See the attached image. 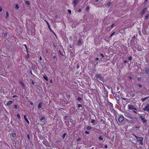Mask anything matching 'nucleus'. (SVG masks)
<instances>
[{
    "label": "nucleus",
    "mask_w": 149,
    "mask_h": 149,
    "mask_svg": "<svg viewBox=\"0 0 149 149\" xmlns=\"http://www.w3.org/2000/svg\"><path fill=\"white\" fill-rule=\"evenodd\" d=\"M85 133H86V134H89V132H88L87 131H86L85 132Z\"/></svg>",
    "instance_id": "46"
},
{
    "label": "nucleus",
    "mask_w": 149,
    "mask_h": 149,
    "mask_svg": "<svg viewBox=\"0 0 149 149\" xmlns=\"http://www.w3.org/2000/svg\"><path fill=\"white\" fill-rule=\"evenodd\" d=\"M9 16V14L7 12L6 13V17H7Z\"/></svg>",
    "instance_id": "34"
},
{
    "label": "nucleus",
    "mask_w": 149,
    "mask_h": 149,
    "mask_svg": "<svg viewBox=\"0 0 149 149\" xmlns=\"http://www.w3.org/2000/svg\"><path fill=\"white\" fill-rule=\"evenodd\" d=\"M137 140V142L139 143V144H141L142 145H143V137H139V138H138V139Z\"/></svg>",
    "instance_id": "1"
},
{
    "label": "nucleus",
    "mask_w": 149,
    "mask_h": 149,
    "mask_svg": "<svg viewBox=\"0 0 149 149\" xmlns=\"http://www.w3.org/2000/svg\"><path fill=\"white\" fill-rule=\"evenodd\" d=\"M95 120H94V119H93L91 120V123H95Z\"/></svg>",
    "instance_id": "26"
},
{
    "label": "nucleus",
    "mask_w": 149,
    "mask_h": 149,
    "mask_svg": "<svg viewBox=\"0 0 149 149\" xmlns=\"http://www.w3.org/2000/svg\"><path fill=\"white\" fill-rule=\"evenodd\" d=\"M128 59H129V60H132V57H130H130H129L128 58Z\"/></svg>",
    "instance_id": "39"
},
{
    "label": "nucleus",
    "mask_w": 149,
    "mask_h": 149,
    "mask_svg": "<svg viewBox=\"0 0 149 149\" xmlns=\"http://www.w3.org/2000/svg\"><path fill=\"white\" fill-rule=\"evenodd\" d=\"M79 2L78 0H74L73 2V3L74 6H75Z\"/></svg>",
    "instance_id": "9"
},
{
    "label": "nucleus",
    "mask_w": 149,
    "mask_h": 149,
    "mask_svg": "<svg viewBox=\"0 0 149 149\" xmlns=\"http://www.w3.org/2000/svg\"><path fill=\"white\" fill-rule=\"evenodd\" d=\"M147 10V8H144L142 11L140 13V15H142L145 13V12Z\"/></svg>",
    "instance_id": "8"
},
{
    "label": "nucleus",
    "mask_w": 149,
    "mask_h": 149,
    "mask_svg": "<svg viewBox=\"0 0 149 149\" xmlns=\"http://www.w3.org/2000/svg\"><path fill=\"white\" fill-rule=\"evenodd\" d=\"M95 77L97 79L102 81H103V78L99 74H97L95 76Z\"/></svg>",
    "instance_id": "5"
},
{
    "label": "nucleus",
    "mask_w": 149,
    "mask_h": 149,
    "mask_svg": "<svg viewBox=\"0 0 149 149\" xmlns=\"http://www.w3.org/2000/svg\"><path fill=\"white\" fill-rule=\"evenodd\" d=\"M15 7L17 9L19 8V6H18V5L17 4H16V5H15Z\"/></svg>",
    "instance_id": "25"
},
{
    "label": "nucleus",
    "mask_w": 149,
    "mask_h": 149,
    "mask_svg": "<svg viewBox=\"0 0 149 149\" xmlns=\"http://www.w3.org/2000/svg\"><path fill=\"white\" fill-rule=\"evenodd\" d=\"M56 58V56H54V58Z\"/></svg>",
    "instance_id": "61"
},
{
    "label": "nucleus",
    "mask_w": 149,
    "mask_h": 149,
    "mask_svg": "<svg viewBox=\"0 0 149 149\" xmlns=\"http://www.w3.org/2000/svg\"><path fill=\"white\" fill-rule=\"evenodd\" d=\"M50 82H51V83H52V79H51L50 80Z\"/></svg>",
    "instance_id": "63"
},
{
    "label": "nucleus",
    "mask_w": 149,
    "mask_h": 149,
    "mask_svg": "<svg viewBox=\"0 0 149 149\" xmlns=\"http://www.w3.org/2000/svg\"><path fill=\"white\" fill-rule=\"evenodd\" d=\"M59 53L61 55H62V56L63 55V54H62V53L61 52L60 50L59 51Z\"/></svg>",
    "instance_id": "27"
},
{
    "label": "nucleus",
    "mask_w": 149,
    "mask_h": 149,
    "mask_svg": "<svg viewBox=\"0 0 149 149\" xmlns=\"http://www.w3.org/2000/svg\"><path fill=\"white\" fill-rule=\"evenodd\" d=\"M68 12L70 14H71V10H70L68 9Z\"/></svg>",
    "instance_id": "38"
},
{
    "label": "nucleus",
    "mask_w": 149,
    "mask_h": 149,
    "mask_svg": "<svg viewBox=\"0 0 149 149\" xmlns=\"http://www.w3.org/2000/svg\"><path fill=\"white\" fill-rule=\"evenodd\" d=\"M56 143H58L59 142V141L58 140H57L56 141Z\"/></svg>",
    "instance_id": "53"
},
{
    "label": "nucleus",
    "mask_w": 149,
    "mask_h": 149,
    "mask_svg": "<svg viewBox=\"0 0 149 149\" xmlns=\"http://www.w3.org/2000/svg\"><path fill=\"white\" fill-rule=\"evenodd\" d=\"M143 110L144 111H148L149 113V104L147 105L143 109Z\"/></svg>",
    "instance_id": "7"
},
{
    "label": "nucleus",
    "mask_w": 149,
    "mask_h": 149,
    "mask_svg": "<svg viewBox=\"0 0 149 149\" xmlns=\"http://www.w3.org/2000/svg\"><path fill=\"white\" fill-rule=\"evenodd\" d=\"M115 32H113L111 34V36H110V37H112L113 35H115Z\"/></svg>",
    "instance_id": "24"
},
{
    "label": "nucleus",
    "mask_w": 149,
    "mask_h": 149,
    "mask_svg": "<svg viewBox=\"0 0 149 149\" xmlns=\"http://www.w3.org/2000/svg\"><path fill=\"white\" fill-rule=\"evenodd\" d=\"M45 119V117H42L41 118H40V120H44Z\"/></svg>",
    "instance_id": "28"
},
{
    "label": "nucleus",
    "mask_w": 149,
    "mask_h": 149,
    "mask_svg": "<svg viewBox=\"0 0 149 149\" xmlns=\"http://www.w3.org/2000/svg\"><path fill=\"white\" fill-rule=\"evenodd\" d=\"M133 135L134 136L136 139H138V138H139V137H138L137 136H136V135H135V134H133Z\"/></svg>",
    "instance_id": "35"
},
{
    "label": "nucleus",
    "mask_w": 149,
    "mask_h": 149,
    "mask_svg": "<svg viewBox=\"0 0 149 149\" xmlns=\"http://www.w3.org/2000/svg\"><path fill=\"white\" fill-rule=\"evenodd\" d=\"M12 103V101H9L7 103V105H9L10 104H11Z\"/></svg>",
    "instance_id": "16"
},
{
    "label": "nucleus",
    "mask_w": 149,
    "mask_h": 149,
    "mask_svg": "<svg viewBox=\"0 0 149 149\" xmlns=\"http://www.w3.org/2000/svg\"><path fill=\"white\" fill-rule=\"evenodd\" d=\"M124 117L123 115H120L119 116L118 121L119 123H121L124 120Z\"/></svg>",
    "instance_id": "4"
},
{
    "label": "nucleus",
    "mask_w": 149,
    "mask_h": 149,
    "mask_svg": "<svg viewBox=\"0 0 149 149\" xmlns=\"http://www.w3.org/2000/svg\"><path fill=\"white\" fill-rule=\"evenodd\" d=\"M27 137L29 139H30V136L29 134L27 135Z\"/></svg>",
    "instance_id": "45"
},
{
    "label": "nucleus",
    "mask_w": 149,
    "mask_h": 149,
    "mask_svg": "<svg viewBox=\"0 0 149 149\" xmlns=\"http://www.w3.org/2000/svg\"><path fill=\"white\" fill-rule=\"evenodd\" d=\"M77 69H79V64H77Z\"/></svg>",
    "instance_id": "41"
},
{
    "label": "nucleus",
    "mask_w": 149,
    "mask_h": 149,
    "mask_svg": "<svg viewBox=\"0 0 149 149\" xmlns=\"http://www.w3.org/2000/svg\"><path fill=\"white\" fill-rule=\"evenodd\" d=\"M137 86L140 88H142V86L140 84H137Z\"/></svg>",
    "instance_id": "22"
},
{
    "label": "nucleus",
    "mask_w": 149,
    "mask_h": 149,
    "mask_svg": "<svg viewBox=\"0 0 149 149\" xmlns=\"http://www.w3.org/2000/svg\"><path fill=\"white\" fill-rule=\"evenodd\" d=\"M125 116L126 117L129 118L130 119H133V117L131 114L127 112H126L125 113Z\"/></svg>",
    "instance_id": "2"
},
{
    "label": "nucleus",
    "mask_w": 149,
    "mask_h": 149,
    "mask_svg": "<svg viewBox=\"0 0 149 149\" xmlns=\"http://www.w3.org/2000/svg\"><path fill=\"white\" fill-rule=\"evenodd\" d=\"M40 60H42V58L41 56L40 57Z\"/></svg>",
    "instance_id": "54"
},
{
    "label": "nucleus",
    "mask_w": 149,
    "mask_h": 149,
    "mask_svg": "<svg viewBox=\"0 0 149 149\" xmlns=\"http://www.w3.org/2000/svg\"><path fill=\"white\" fill-rule=\"evenodd\" d=\"M16 134L15 133H12L11 134V136L13 137H15L16 136Z\"/></svg>",
    "instance_id": "18"
},
{
    "label": "nucleus",
    "mask_w": 149,
    "mask_h": 149,
    "mask_svg": "<svg viewBox=\"0 0 149 149\" xmlns=\"http://www.w3.org/2000/svg\"><path fill=\"white\" fill-rule=\"evenodd\" d=\"M24 46H25V48H26V49H27V47L26 45H25H25H24Z\"/></svg>",
    "instance_id": "51"
},
{
    "label": "nucleus",
    "mask_w": 149,
    "mask_h": 149,
    "mask_svg": "<svg viewBox=\"0 0 149 149\" xmlns=\"http://www.w3.org/2000/svg\"><path fill=\"white\" fill-rule=\"evenodd\" d=\"M66 135V134L65 133H64V134H63V138H64L65 137Z\"/></svg>",
    "instance_id": "31"
},
{
    "label": "nucleus",
    "mask_w": 149,
    "mask_h": 149,
    "mask_svg": "<svg viewBox=\"0 0 149 149\" xmlns=\"http://www.w3.org/2000/svg\"><path fill=\"white\" fill-rule=\"evenodd\" d=\"M2 10V9L1 7H0V12H1Z\"/></svg>",
    "instance_id": "44"
},
{
    "label": "nucleus",
    "mask_w": 149,
    "mask_h": 149,
    "mask_svg": "<svg viewBox=\"0 0 149 149\" xmlns=\"http://www.w3.org/2000/svg\"><path fill=\"white\" fill-rule=\"evenodd\" d=\"M17 97V96H16V95H14L13 96V98H15V97Z\"/></svg>",
    "instance_id": "50"
},
{
    "label": "nucleus",
    "mask_w": 149,
    "mask_h": 149,
    "mask_svg": "<svg viewBox=\"0 0 149 149\" xmlns=\"http://www.w3.org/2000/svg\"><path fill=\"white\" fill-rule=\"evenodd\" d=\"M148 98V97L142 98L141 99V100L142 101H144L146 99H147Z\"/></svg>",
    "instance_id": "19"
},
{
    "label": "nucleus",
    "mask_w": 149,
    "mask_h": 149,
    "mask_svg": "<svg viewBox=\"0 0 149 149\" xmlns=\"http://www.w3.org/2000/svg\"><path fill=\"white\" fill-rule=\"evenodd\" d=\"M111 3L109 2L106 5V6L107 7H109L110 6Z\"/></svg>",
    "instance_id": "15"
},
{
    "label": "nucleus",
    "mask_w": 149,
    "mask_h": 149,
    "mask_svg": "<svg viewBox=\"0 0 149 149\" xmlns=\"http://www.w3.org/2000/svg\"><path fill=\"white\" fill-rule=\"evenodd\" d=\"M96 59V60H98L99 59V58H96V59Z\"/></svg>",
    "instance_id": "55"
},
{
    "label": "nucleus",
    "mask_w": 149,
    "mask_h": 149,
    "mask_svg": "<svg viewBox=\"0 0 149 149\" xmlns=\"http://www.w3.org/2000/svg\"><path fill=\"white\" fill-rule=\"evenodd\" d=\"M148 17H149V15L148 14L145 17L146 19H147L148 18Z\"/></svg>",
    "instance_id": "29"
},
{
    "label": "nucleus",
    "mask_w": 149,
    "mask_h": 149,
    "mask_svg": "<svg viewBox=\"0 0 149 149\" xmlns=\"http://www.w3.org/2000/svg\"><path fill=\"white\" fill-rule=\"evenodd\" d=\"M17 117L19 119L20 118V116L19 114H17Z\"/></svg>",
    "instance_id": "33"
},
{
    "label": "nucleus",
    "mask_w": 149,
    "mask_h": 149,
    "mask_svg": "<svg viewBox=\"0 0 149 149\" xmlns=\"http://www.w3.org/2000/svg\"><path fill=\"white\" fill-rule=\"evenodd\" d=\"M26 3L27 5H29L30 4V3L28 1H26L25 2Z\"/></svg>",
    "instance_id": "17"
},
{
    "label": "nucleus",
    "mask_w": 149,
    "mask_h": 149,
    "mask_svg": "<svg viewBox=\"0 0 149 149\" xmlns=\"http://www.w3.org/2000/svg\"><path fill=\"white\" fill-rule=\"evenodd\" d=\"M88 9H89V8H86V10H88Z\"/></svg>",
    "instance_id": "60"
},
{
    "label": "nucleus",
    "mask_w": 149,
    "mask_h": 149,
    "mask_svg": "<svg viewBox=\"0 0 149 149\" xmlns=\"http://www.w3.org/2000/svg\"><path fill=\"white\" fill-rule=\"evenodd\" d=\"M99 138L100 140H102L103 139L102 137L101 136H100Z\"/></svg>",
    "instance_id": "30"
},
{
    "label": "nucleus",
    "mask_w": 149,
    "mask_h": 149,
    "mask_svg": "<svg viewBox=\"0 0 149 149\" xmlns=\"http://www.w3.org/2000/svg\"><path fill=\"white\" fill-rule=\"evenodd\" d=\"M41 107V103H39L38 104V108L39 109Z\"/></svg>",
    "instance_id": "20"
},
{
    "label": "nucleus",
    "mask_w": 149,
    "mask_h": 149,
    "mask_svg": "<svg viewBox=\"0 0 149 149\" xmlns=\"http://www.w3.org/2000/svg\"><path fill=\"white\" fill-rule=\"evenodd\" d=\"M145 72L147 73H149V68H145Z\"/></svg>",
    "instance_id": "11"
},
{
    "label": "nucleus",
    "mask_w": 149,
    "mask_h": 149,
    "mask_svg": "<svg viewBox=\"0 0 149 149\" xmlns=\"http://www.w3.org/2000/svg\"><path fill=\"white\" fill-rule=\"evenodd\" d=\"M91 127L90 126H88L87 127V129L88 130H90L91 129Z\"/></svg>",
    "instance_id": "21"
},
{
    "label": "nucleus",
    "mask_w": 149,
    "mask_h": 149,
    "mask_svg": "<svg viewBox=\"0 0 149 149\" xmlns=\"http://www.w3.org/2000/svg\"><path fill=\"white\" fill-rule=\"evenodd\" d=\"M82 43L81 40L80 39H79L78 41V44L79 45H81Z\"/></svg>",
    "instance_id": "14"
},
{
    "label": "nucleus",
    "mask_w": 149,
    "mask_h": 149,
    "mask_svg": "<svg viewBox=\"0 0 149 149\" xmlns=\"http://www.w3.org/2000/svg\"><path fill=\"white\" fill-rule=\"evenodd\" d=\"M148 0H145V1H144L143 4H144V5L146 4V3L147 2Z\"/></svg>",
    "instance_id": "23"
},
{
    "label": "nucleus",
    "mask_w": 149,
    "mask_h": 149,
    "mask_svg": "<svg viewBox=\"0 0 149 149\" xmlns=\"http://www.w3.org/2000/svg\"><path fill=\"white\" fill-rule=\"evenodd\" d=\"M99 0H96V2H97Z\"/></svg>",
    "instance_id": "62"
},
{
    "label": "nucleus",
    "mask_w": 149,
    "mask_h": 149,
    "mask_svg": "<svg viewBox=\"0 0 149 149\" xmlns=\"http://www.w3.org/2000/svg\"><path fill=\"white\" fill-rule=\"evenodd\" d=\"M81 140V139L80 138H78L77 140V141H79Z\"/></svg>",
    "instance_id": "42"
},
{
    "label": "nucleus",
    "mask_w": 149,
    "mask_h": 149,
    "mask_svg": "<svg viewBox=\"0 0 149 149\" xmlns=\"http://www.w3.org/2000/svg\"><path fill=\"white\" fill-rule=\"evenodd\" d=\"M30 104H31V105H33V102L30 103Z\"/></svg>",
    "instance_id": "59"
},
{
    "label": "nucleus",
    "mask_w": 149,
    "mask_h": 149,
    "mask_svg": "<svg viewBox=\"0 0 149 149\" xmlns=\"http://www.w3.org/2000/svg\"><path fill=\"white\" fill-rule=\"evenodd\" d=\"M114 24H113L111 25V28H112L114 26Z\"/></svg>",
    "instance_id": "40"
},
{
    "label": "nucleus",
    "mask_w": 149,
    "mask_h": 149,
    "mask_svg": "<svg viewBox=\"0 0 149 149\" xmlns=\"http://www.w3.org/2000/svg\"><path fill=\"white\" fill-rule=\"evenodd\" d=\"M55 35V36H56V34H55V33L52 30V31H51Z\"/></svg>",
    "instance_id": "43"
},
{
    "label": "nucleus",
    "mask_w": 149,
    "mask_h": 149,
    "mask_svg": "<svg viewBox=\"0 0 149 149\" xmlns=\"http://www.w3.org/2000/svg\"><path fill=\"white\" fill-rule=\"evenodd\" d=\"M43 77L46 80L48 81V77H47V76L46 75H44Z\"/></svg>",
    "instance_id": "13"
},
{
    "label": "nucleus",
    "mask_w": 149,
    "mask_h": 149,
    "mask_svg": "<svg viewBox=\"0 0 149 149\" xmlns=\"http://www.w3.org/2000/svg\"><path fill=\"white\" fill-rule=\"evenodd\" d=\"M81 98L80 97H78V98H77V100L79 101H80V100H81Z\"/></svg>",
    "instance_id": "36"
},
{
    "label": "nucleus",
    "mask_w": 149,
    "mask_h": 149,
    "mask_svg": "<svg viewBox=\"0 0 149 149\" xmlns=\"http://www.w3.org/2000/svg\"><path fill=\"white\" fill-rule=\"evenodd\" d=\"M105 148H107V145H106L105 146Z\"/></svg>",
    "instance_id": "52"
},
{
    "label": "nucleus",
    "mask_w": 149,
    "mask_h": 149,
    "mask_svg": "<svg viewBox=\"0 0 149 149\" xmlns=\"http://www.w3.org/2000/svg\"><path fill=\"white\" fill-rule=\"evenodd\" d=\"M124 62L125 63H126L127 62V61L125 60L124 61Z\"/></svg>",
    "instance_id": "57"
},
{
    "label": "nucleus",
    "mask_w": 149,
    "mask_h": 149,
    "mask_svg": "<svg viewBox=\"0 0 149 149\" xmlns=\"http://www.w3.org/2000/svg\"><path fill=\"white\" fill-rule=\"evenodd\" d=\"M46 22L47 24L48 27V28L49 29V30H50V31H52V30L50 28V26L49 24V23L47 21H46Z\"/></svg>",
    "instance_id": "12"
},
{
    "label": "nucleus",
    "mask_w": 149,
    "mask_h": 149,
    "mask_svg": "<svg viewBox=\"0 0 149 149\" xmlns=\"http://www.w3.org/2000/svg\"><path fill=\"white\" fill-rule=\"evenodd\" d=\"M78 107H81V105L80 104H78Z\"/></svg>",
    "instance_id": "37"
},
{
    "label": "nucleus",
    "mask_w": 149,
    "mask_h": 149,
    "mask_svg": "<svg viewBox=\"0 0 149 149\" xmlns=\"http://www.w3.org/2000/svg\"><path fill=\"white\" fill-rule=\"evenodd\" d=\"M139 117L141 120V121L143 122V123L144 124H146L147 122L146 120L144 118H143L142 116H140Z\"/></svg>",
    "instance_id": "6"
},
{
    "label": "nucleus",
    "mask_w": 149,
    "mask_h": 149,
    "mask_svg": "<svg viewBox=\"0 0 149 149\" xmlns=\"http://www.w3.org/2000/svg\"><path fill=\"white\" fill-rule=\"evenodd\" d=\"M123 100H126L127 99H125V98H123L122 99Z\"/></svg>",
    "instance_id": "58"
},
{
    "label": "nucleus",
    "mask_w": 149,
    "mask_h": 149,
    "mask_svg": "<svg viewBox=\"0 0 149 149\" xmlns=\"http://www.w3.org/2000/svg\"><path fill=\"white\" fill-rule=\"evenodd\" d=\"M14 107L15 108H17V106L16 105H14Z\"/></svg>",
    "instance_id": "49"
},
{
    "label": "nucleus",
    "mask_w": 149,
    "mask_h": 149,
    "mask_svg": "<svg viewBox=\"0 0 149 149\" xmlns=\"http://www.w3.org/2000/svg\"><path fill=\"white\" fill-rule=\"evenodd\" d=\"M24 119L29 124V122L27 118L26 117V115L24 116Z\"/></svg>",
    "instance_id": "10"
},
{
    "label": "nucleus",
    "mask_w": 149,
    "mask_h": 149,
    "mask_svg": "<svg viewBox=\"0 0 149 149\" xmlns=\"http://www.w3.org/2000/svg\"><path fill=\"white\" fill-rule=\"evenodd\" d=\"M7 35V34L6 33H4V36L5 37H6Z\"/></svg>",
    "instance_id": "47"
},
{
    "label": "nucleus",
    "mask_w": 149,
    "mask_h": 149,
    "mask_svg": "<svg viewBox=\"0 0 149 149\" xmlns=\"http://www.w3.org/2000/svg\"><path fill=\"white\" fill-rule=\"evenodd\" d=\"M129 78H130V79H132V77H131L130 76V77H129Z\"/></svg>",
    "instance_id": "56"
},
{
    "label": "nucleus",
    "mask_w": 149,
    "mask_h": 149,
    "mask_svg": "<svg viewBox=\"0 0 149 149\" xmlns=\"http://www.w3.org/2000/svg\"><path fill=\"white\" fill-rule=\"evenodd\" d=\"M100 56H101L102 57H104L103 55L102 54H100Z\"/></svg>",
    "instance_id": "48"
},
{
    "label": "nucleus",
    "mask_w": 149,
    "mask_h": 149,
    "mask_svg": "<svg viewBox=\"0 0 149 149\" xmlns=\"http://www.w3.org/2000/svg\"><path fill=\"white\" fill-rule=\"evenodd\" d=\"M133 110V111L136 114H137V112L136 111V110Z\"/></svg>",
    "instance_id": "32"
},
{
    "label": "nucleus",
    "mask_w": 149,
    "mask_h": 149,
    "mask_svg": "<svg viewBox=\"0 0 149 149\" xmlns=\"http://www.w3.org/2000/svg\"><path fill=\"white\" fill-rule=\"evenodd\" d=\"M135 38V36H133V38Z\"/></svg>",
    "instance_id": "64"
},
{
    "label": "nucleus",
    "mask_w": 149,
    "mask_h": 149,
    "mask_svg": "<svg viewBox=\"0 0 149 149\" xmlns=\"http://www.w3.org/2000/svg\"><path fill=\"white\" fill-rule=\"evenodd\" d=\"M128 108L129 109L131 110H137V109L134 105H131L130 104H128Z\"/></svg>",
    "instance_id": "3"
}]
</instances>
